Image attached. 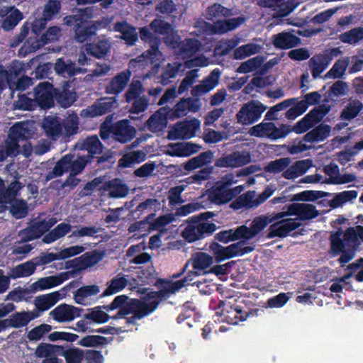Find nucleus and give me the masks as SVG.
I'll return each mask as SVG.
<instances>
[{
  "label": "nucleus",
  "mask_w": 363,
  "mask_h": 363,
  "mask_svg": "<svg viewBox=\"0 0 363 363\" xmlns=\"http://www.w3.org/2000/svg\"><path fill=\"white\" fill-rule=\"evenodd\" d=\"M130 77L131 72L129 69L121 72L106 85V92L116 96L125 89Z\"/></svg>",
  "instance_id": "obj_34"
},
{
  "label": "nucleus",
  "mask_w": 363,
  "mask_h": 363,
  "mask_svg": "<svg viewBox=\"0 0 363 363\" xmlns=\"http://www.w3.org/2000/svg\"><path fill=\"white\" fill-rule=\"evenodd\" d=\"M208 65V60L204 56H199L186 60L184 65L177 62L168 63L163 69L161 82L163 85L168 84L171 79L174 78L179 71L183 70V67L185 68H193L194 67H206Z\"/></svg>",
  "instance_id": "obj_12"
},
{
  "label": "nucleus",
  "mask_w": 363,
  "mask_h": 363,
  "mask_svg": "<svg viewBox=\"0 0 363 363\" xmlns=\"http://www.w3.org/2000/svg\"><path fill=\"white\" fill-rule=\"evenodd\" d=\"M162 208L160 201L155 198L147 199L138 204L135 210V213L140 216L146 213L147 214V221L149 222L153 218L155 213Z\"/></svg>",
  "instance_id": "obj_37"
},
{
  "label": "nucleus",
  "mask_w": 363,
  "mask_h": 363,
  "mask_svg": "<svg viewBox=\"0 0 363 363\" xmlns=\"http://www.w3.org/2000/svg\"><path fill=\"white\" fill-rule=\"evenodd\" d=\"M72 274V272H65L57 275L40 278L30 285V291L37 292L59 286L69 279Z\"/></svg>",
  "instance_id": "obj_18"
},
{
  "label": "nucleus",
  "mask_w": 363,
  "mask_h": 363,
  "mask_svg": "<svg viewBox=\"0 0 363 363\" xmlns=\"http://www.w3.org/2000/svg\"><path fill=\"white\" fill-rule=\"evenodd\" d=\"M330 65V58L318 54L313 56L308 61V66L314 79L321 77V74Z\"/></svg>",
  "instance_id": "obj_40"
},
{
  "label": "nucleus",
  "mask_w": 363,
  "mask_h": 363,
  "mask_svg": "<svg viewBox=\"0 0 363 363\" xmlns=\"http://www.w3.org/2000/svg\"><path fill=\"white\" fill-rule=\"evenodd\" d=\"M92 16V9L89 7L79 9L76 14L64 18V23L67 26H74V38L79 43L88 40L96 32V27L87 26L88 19Z\"/></svg>",
  "instance_id": "obj_3"
},
{
  "label": "nucleus",
  "mask_w": 363,
  "mask_h": 363,
  "mask_svg": "<svg viewBox=\"0 0 363 363\" xmlns=\"http://www.w3.org/2000/svg\"><path fill=\"white\" fill-rule=\"evenodd\" d=\"M207 18L213 21L216 18L229 17L233 15L231 9L224 7L220 4H214L208 7L206 11Z\"/></svg>",
  "instance_id": "obj_63"
},
{
  "label": "nucleus",
  "mask_w": 363,
  "mask_h": 363,
  "mask_svg": "<svg viewBox=\"0 0 363 363\" xmlns=\"http://www.w3.org/2000/svg\"><path fill=\"white\" fill-rule=\"evenodd\" d=\"M72 225L65 222L60 223L55 228L45 234L43 238V242L46 244H50L56 240L64 238L72 231Z\"/></svg>",
  "instance_id": "obj_42"
},
{
  "label": "nucleus",
  "mask_w": 363,
  "mask_h": 363,
  "mask_svg": "<svg viewBox=\"0 0 363 363\" xmlns=\"http://www.w3.org/2000/svg\"><path fill=\"white\" fill-rule=\"evenodd\" d=\"M249 315L247 311H243L242 307L239 306H230L227 311V314H224L225 320L232 325H236L239 321H244Z\"/></svg>",
  "instance_id": "obj_54"
},
{
  "label": "nucleus",
  "mask_w": 363,
  "mask_h": 363,
  "mask_svg": "<svg viewBox=\"0 0 363 363\" xmlns=\"http://www.w3.org/2000/svg\"><path fill=\"white\" fill-rule=\"evenodd\" d=\"M239 242L233 243L228 246L230 256L232 257H241L252 252L255 245L253 244L248 245L249 240L240 239Z\"/></svg>",
  "instance_id": "obj_53"
},
{
  "label": "nucleus",
  "mask_w": 363,
  "mask_h": 363,
  "mask_svg": "<svg viewBox=\"0 0 363 363\" xmlns=\"http://www.w3.org/2000/svg\"><path fill=\"white\" fill-rule=\"evenodd\" d=\"M78 125L79 117L77 114H69L64 119L56 116H48L43 121V128L46 135L52 140L76 134Z\"/></svg>",
  "instance_id": "obj_2"
},
{
  "label": "nucleus",
  "mask_w": 363,
  "mask_h": 363,
  "mask_svg": "<svg viewBox=\"0 0 363 363\" xmlns=\"http://www.w3.org/2000/svg\"><path fill=\"white\" fill-rule=\"evenodd\" d=\"M35 262L32 259L13 267L9 272V274L11 279H16L30 277L35 272Z\"/></svg>",
  "instance_id": "obj_43"
},
{
  "label": "nucleus",
  "mask_w": 363,
  "mask_h": 363,
  "mask_svg": "<svg viewBox=\"0 0 363 363\" xmlns=\"http://www.w3.org/2000/svg\"><path fill=\"white\" fill-rule=\"evenodd\" d=\"M201 102L199 99L186 98L181 99L174 107V115L183 117L189 112L196 113L201 108Z\"/></svg>",
  "instance_id": "obj_35"
},
{
  "label": "nucleus",
  "mask_w": 363,
  "mask_h": 363,
  "mask_svg": "<svg viewBox=\"0 0 363 363\" xmlns=\"http://www.w3.org/2000/svg\"><path fill=\"white\" fill-rule=\"evenodd\" d=\"M272 38L274 45L281 49H289L298 45L301 43L298 37L288 32H281L274 35Z\"/></svg>",
  "instance_id": "obj_38"
},
{
  "label": "nucleus",
  "mask_w": 363,
  "mask_h": 363,
  "mask_svg": "<svg viewBox=\"0 0 363 363\" xmlns=\"http://www.w3.org/2000/svg\"><path fill=\"white\" fill-rule=\"evenodd\" d=\"M118 106L116 96L104 97L97 100L93 105L82 111L84 117L94 118L111 112Z\"/></svg>",
  "instance_id": "obj_14"
},
{
  "label": "nucleus",
  "mask_w": 363,
  "mask_h": 363,
  "mask_svg": "<svg viewBox=\"0 0 363 363\" xmlns=\"http://www.w3.org/2000/svg\"><path fill=\"white\" fill-rule=\"evenodd\" d=\"M251 162V155L248 151H235L223 155L215 162V166L220 168H239Z\"/></svg>",
  "instance_id": "obj_13"
},
{
  "label": "nucleus",
  "mask_w": 363,
  "mask_h": 363,
  "mask_svg": "<svg viewBox=\"0 0 363 363\" xmlns=\"http://www.w3.org/2000/svg\"><path fill=\"white\" fill-rule=\"evenodd\" d=\"M248 133L251 136L274 140L286 137L289 133V129L286 125L281 124L277 126L272 122L263 121L262 123L252 126Z\"/></svg>",
  "instance_id": "obj_10"
},
{
  "label": "nucleus",
  "mask_w": 363,
  "mask_h": 363,
  "mask_svg": "<svg viewBox=\"0 0 363 363\" xmlns=\"http://www.w3.org/2000/svg\"><path fill=\"white\" fill-rule=\"evenodd\" d=\"M128 280L124 274L120 273L108 282V286L103 292V296H109L123 290L128 284Z\"/></svg>",
  "instance_id": "obj_49"
},
{
  "label": "nucleus",
  "mask_w": 363,
  "mask_h": 363,
  "mask_svg": "<svg viewBox=\"0 0 363 363\" xmlns=\"http://www.w3.org/2000/svg\"><path fill=\"white\" fill-rule=\"evenodd\" d=\"M201 47V43L196 39H186L181 42L179 37L178 45L176 48H179L181 54L190 57L199 51Z\"/></svg>",
  "instance_id": "obj_57"
},
{
  "label": "nucleus",
  "mask_w": 363,
  "mask_h": 363,
  "mask_svg": "<svg viewBox=\"0 0 363 363\" xmlns=\"http://www.w3.org/2000/svg\"><path fill=\"white\" fill-rule=\"evenodd\" d=\"M201 123L198 119L184 121L175 124L169 135L174 139H188L194 136L200 128Z\"/></svg>",
  "instance_id": "obj_19"
},
{
  "label": "nucleus",
  "mask_w": 363,
  "mask_h": 363,
  "mask_svg": "<svg viewBox=\"0 0 363 363\" xmlns=\"http://www.w3.org/2000/svg\"><path fill=\"white\" fill-rule=\"evenodd\" d=\"M201 274L198 270L194 269L188 272L187 274L181 280H178L168 285L166 288L168 294H172L179 291L182 287L187 285H193L192 281Z\"/></svg>",
  "instance_id": "obj_50"
},
{
  "label": "nucleus",
  "mask_w": 363,
  "mask_h": 363,
  "mask_svg": "<svg viewBox=\"0 0 363 363\" xmlns=\"http://www.w3.org/2000/svg\"><path fill=\"white\" fill-rule=\"evenodd\" d=\"M273 222L272 217L260 216L255 218L249 227L241 225L238 227V233H242L245 240H250L262 232L268 224Z\"/></svg>",
  "instance_id": "obj_21"
},
{
  "label": "nucleus",
  "mask_w": 363,
  "mask_h": 363,
  "mask_svg": "<svg viewBox=\"0 0 363 363\" xmlns=\"http://www.w3.org/2000/svg\"><path fill=\"white\" fill-rule=\"evenodd\" d=\"M0 16H6L1 23V28L6 31L13 30L23 17L22 12L14 6L0 9Z\"/></svg>",
  "instance_id": "obj_33"
},
{
  "label": "nucleus",
  "mask_w": 363,
  "mask_h": 363,
  "mask_svg": "<svg viewBox=\"0 0 363 363\" xmlns=\"http://www.w3.org/2000/svg\"><path fill=\"white\" fill-rule=\"evenodd\" d=\"M150 28L155 33L165 35L164 43L172 47L176 48L179 43V35L174 30L172 25L160 19H155L150 23Z\"/></svg>",
  "instance_id": "obj_20"
},
{
  "label": "nucleus",
  "mask_w": 363,
  "mask_h": 363,
  "mask_svg": "<svg viewBox=\"0 0 363 363\" xmlns=\"http://www.w3.org/2000/svg\"><path fill=\"white\" fill-rule=\"evenodd\" d=\"M82 309L62 303L57 306L54 308L50 315L51 317L58 323L70 322L74 318L79 317Z\"/></svg>",
  "instance_id": "obj_28"
},
{
  "label": "nucleus",
  "mask_w": 363,
  "mask_h": 363,
  "mask_svg": "<svg viewBox=\"0 0 363 363\" xmlns=\"http://www.w3.org/2000/svg\"><path fill=\"white\" fill-rule=\"evenodd\" d=\"M312 165V162L310 160L296 161L286 167L283 172L282 176L287 179H294L304 174Z\"/></svg>",
  "instance_id": "obj_36"
},
{
  "label": "nucleus",
  "mask_w": 363,
  "mask_h": 363,
  "mask_svg": "<svg viewBox=\"0 0 363 363\" xmlns=\"http://www.w3.org/2000/svg\"><path fill=\"white\" fill-rule=\"evenodd\" d=\"M128 186L120 179H113L108 184V196L113 199L125 197L129 193Z\"/></svg>",
  "instance_id": "obj_46"
},
{
  "label": "nucleus",
  "mask_w": 363,
  "mask_h": 363,
  "mask_svg": "<svg viewBox=\"0 0 363 363\" xmlns=\"http://www.w3.org/2000/svg\"><path fill=\"white\" fill-rule=\"evenodd\" d=\"M146 157L147 155L145 150H139L130 151L122 157L119 160V164L122 167H128L134 164L145 161Z\"/></svg>",
  "instance_id": "obj_51"
},
{
  "label": "nucleus",
  "mask_w": 363,
  "mask_h": 363,
  "mask_svg": "<svg viewBox=\"0 0 363 363\" xmlns=\"http://www.w3.org/2000/svg\"><path fill=\"white\" fill-rule=\"evenodd\" d=\"M339 40L346 44L356 46L363 41V26L353 28L339 35Z\"/></svg>",
  "instance_id": "obj_45"
},
{
  "label": "nucleus",
  "mask_w": 363,
  "mask_h": 363,
  "mask_svg": "<svg viewBox=\"0 0 363 363\" xmlns=\"http://www.w3.org/2000/svg\"><path fill=\"white\" fill-rule=\"evenodd\" d=\"M358 193L355 190H347L335 195L330 201V206L333 208L342 206L347 202L351 201L357 197Z\"/></svg>",
  "instance_id": "obj_62"
},
{
  "label": "nucleus",
  "mask_w": 363,
  "mask_h": 363,
  "mask_svg": "<svg viewBox=\"0 0 363 363\" xmlns=\"http://www.w3.org/2000/svg\"><path fill=\"white\" fill-rule=\"evenodd\" d=\"M245 186L239 185L233 188H227L218 183L210 190L206 195V203L208 205V208H211L212 205H221L227 203L237 196L240 194L245 189Z\"/></svg>",
  "instance_id": "obj_7"
},
{
  "label": "nucleus",
  "mask_w": 363,
  "mask_h": 363,
  "mask_svg": "<svg viewBox=\"0 0 363 363\" xmlns=\"http://www.w3.org/2000/svg\"><path fill=\"white\" fill-rule=\"evenodd\" d=\"M57 222V218H50L35 223L33 225L21 232L20 238L25 240H35L48 232Z\"/></svg>",
  "instance_id": "obj_22"
},
{
  "label": "nucleus",
  "mask_w": 363,
  "mask_h": 363,
  "mask_svg": "<svg viewBox=\"0 0 363 363\" xmlns=\"http://www.w3.org/2000/svg\"><path fill=\"white\" fill-rule=\"evenodd\" d=\"M213 216V212H206L201 214V220H191L182 231V237L189 242H192L211 235L216 230V225L214 223H208L205 220Z\"/></svg>",
  "instance_id": "obj_6"
},
{
  "label": "nucleus",
  "mask_w": 363,
  "mask_h": 363,
  "mask_svg": "<svg viewBox=\"0 0 363 363\" xmlns=\"http://www.w3.org/2000/svg\"><path fill=\"white\" fill-rule=\"evenodd\" d=\"M267 108V106L258 100L245 103L236 113L237 123L242 125H252L261 118Z\"/></svg>",
  "instance_id": "obj_9"
},
{
  "label": "nucleus",
  "mask_w": 363,
  "mask_h": 363,
  "mask_svg": "<svg viewBox=\"0 0 363 363\" xmlns=\"http://www.w3.org/2000/svg\"><path fill=\"white\" fill-rule=\"evenodd\" d=\"M33 318V315L29 312L16 313L7 318L9 328L23 327Z\"/></svg>",
  "instance_id": "obj_55"
},
{
  "label": "nucleus",
  "mask_w": 363,
  "mask_h": 363,
  "mask_svg": "<svg viewBox=\"0 0 363 363\" xmlns=\"http://www.w3.org/2000/svg\"><path fill=\"white\" fill-rule=\"evenodd\" d=\"M111 43L107 39L99 40L97 43H90L86 46V54L96 58L104 57L110 49Z\"/></svg>",
  "instance_id": "obj_48"
},
{
  "label": "nucleus",
  "mask_w": 363,
  "mask_h": 363,
  "mask_svg": "<svg viewBox=\"0 0 363 363\" xmlns=\"http://www.w3.org/2000/svg\"><path fill=\"white\" fill-rule=\"evenodd\" d=\"M286 214L295 216V218H298L300 222L301 220H309L315 218L318 215V212L313 204L293 203L288 206L286 211L278 213V218Z\"/></svg>",
  "instance_id": "obj_15"
},
{
  "label": "nucleus",
  "mask_w": 363,
  "mask_h": 363,
  "mask_svg": "<svg viewBox=\"0 0 363 363\" xmlns=\"http://www.w3.org/2000/svg\"><path fill=\"white\" fill-rule=\"evenodd\" d=\"M220 75V70L218 68L214 69L199 84L192 88L191 94L200 96L213 90L218 85Z\"/></svg>",
  "instance_id": "obj_32"
},
{
  "label": "nucleus",
  "mask_w": 363,
  "mask_h": 363,
  "mask_svg": "<svg viewBox=\"0 0 363 363\" xmlns=\"http://www.w3.org/2000/svg\"><path fill=\"white\" fill-rule=\"evenodd\" d=\"M158 303L159 302L155 300L149 302L132 300L128 307L130 310L123 306L113 318H124L127 324H135L138 320L152 313L157 308Z\"/></svg>",
  "instance_id": "obj_5"
},
{
  "label": "nucleus",
  "mask_w": 363,
  "mask_h": 363,
  "mask_svg": "<svg viewBox=\"0 0 363 363\" xmlns=\"http://www.w3.org/2000/svg\"><path fill=\"white\" fill-rule=\"evenodd\" d=\"M342 231L337 230L330 235V253L333 256L340 255L342 252L349 250L342 238Z\"/></svg>",
  "instance_id": "obj_59"
},
{
  "label": "nucleus",
  "mask_w": 363,
  "mask_h": 363,
  "mask_svg": "<svg viewBox=\"0 0 363 363\" xmlns=\"http://www.w3.org/2000/svg\"><path fill=\"white\" fill-rule=\"evenodd\" d=\"M213 154L211 151L201 152L197 156L189 160L184 165V169L187 171L194 170L202 166L211 163Z\"/></svg>",
  "instance_id": "obj_44"
},
{
  "label": "nucleus",
  "mask_w": 363,
  "mask_h": 363,
  "mask_svg": "<svg viewBox=\"0 0 363 363\" xmlns=\"http://www.w3.org/2000/svg\"><path fill=\"white\" fill-rule=\"evenodd\" d=\"M252 167H246L240 169L237 174H234L233 173H228L222 177L221 179L218 181L217 183L225 186L227 188H230V186L233 184H236L238 182V178L241 176L249 175L250 174L253 172Z\"/></svg>",
  "instance_id": "obj_61"
},
{
  "label": "nucleus",
  "mask_w": 363,
  "mask_h": 363,
  "mask_svg": "<svg viewBox=\"0 0 363 363\" xmlns=\"http://www.w3.org/2000/svg\"><path fill=\"white\" fill-rule=\"evenodd\" d=\"M350 60V57H345L337 60L332 68L325 74V79H337L341 78L347 69Z\"/></svg>",
  "instance_id": "obj_52"
},
{
  "label": "nucleus",
  "mask_w": 363,
  "mask_h": 363,
  "mask_svg": "<svg viewBox=\"0 0 363 363\" xmlns=\"http://www.w3.org/2000/svg\"><path fill=\"white\" fill-rule=\"evenodd\" d=\"M56 74L65 78H70L79 74L86 72V69L77 67L76 63L65 57L58 58L54 65Z\"/></svg>",
  "instance_id": "obj_29"
},
{
  "label": "nucleus",
  "mask_w": 363,
  "mask_h": 363,
  "mask_svg": "<svg viewBox=\"0 0 363 363\" xmlns=\"http://www.w3.org/2000/svg\"><path fill=\"white\" fill-rule=\"evenodd\" d=\"M275 189L267 186L260 194L256 195L255 191H248L240 195L230 204V207L234 210L241 208H255L263 203L274 192Z\"/></svg>",
  "instance_id": "obj_8"
},
{
  "label": "nucleus",
  "mask_w": 363,
  "mask_h": 363,
  "mask_svg": "<svg viewBox=\"0 0 363 363\" xmlns=\"http://www.w3.org/2000/svg\"><path fill=\"white\" fill-rule=\"evenodd\" d=\"M330 133V127L325 124H320L309 131L304 135L305 141L308 143H318L325 140Z\"/></svg>",
  "instance_id": "obj_47"
},
{
  "label": "nucleus",
  "mask_w": 363,
  "mask_h": 363,
  "mask_svg": "<svg viewBox=\"0 0 363 363\" xmlns=\"http://www.w3.org/2000/svg\"><path fill=\"white\" fill-rule=\"evenodd\" d=\"M114 30L121 33V38L129 45H133L138 39L136 29L125 21L116 23Z\"/></svg>",
  "instance_id": "obj_41"
},
{
  "label": "nucleus",
  "mask_w": 363,
  "mask_h": 363,
  "mask_svg": "<svg viewBox=\"0 0 363 363\" xmlns=\"http://www.w3.org/2000/svg\"><path fill=\"white\" fill-rule=\"evenodd\" d=\"M99 292L100 289L97 285L83 286L73 292V298L77 304L89 306L95 302Z\"/></svg>",
  "instance_id": "obj_30"
},
{
  "label": "nucleus",
  "mask_w": 363,
  "mask_h": 363,
  "mask_svg": "<svg viewBox=\"0 0 363 363\" xmlns=\"http://www.w3.org/2000/svg\"><path fill=\"white\" fill-rule=\"evenodd\" d=\"M259 5L275 11L278 16H286L294 9L291 2H283L282 0H259Z\"/></svg>",
  "instance_id": "obj_39"
},
{
  "label": "nucleus",
  "mask_w": 363,
  "mask_h": 363,
  "mask_svg": "<svg viewBox=\"0 0 363 363\" xmlns=\"http://www.w3.org/2000/svg\"><path fill=\"white\" fill-rule=\"evenodd\" d=\"M103 256L101 252L96 250L88 252L77 259L80 262L79 267L85 269L93 267L103 259Z\"/></svg>",
  "instance_id": "obj_58"
},
{
  "label": "nucleus",
  "mask_w": 363,
  "mask_h": 363,
  "mask_svg": "<svg viewBox=\"0 0 363 363\" xmlns=\"http://www.w3.org/2000/svg\"><path fill=\"white\" fill-rule=\"evenodd\" d=\"M363 108V104L359 100H350L341 113L343 120H351L355 118Z\"/></svg>",
  "instance_id": "obj_60"
},
{
  "label": "nucleus",
  "mask_w": 363,
  "mask_h": 363,
  "mask_svg": "<svg viewBox=\"0 0 363 363\" xmlns=\"http://www.w3.org/2000/svg\"><path fill=\"white\" fill-rule=\"evenodd\" d=\"M36 101V106H39L43 108H48L54 104L52 86L48 82L40 83L32 94Z\"/></svg>",
  "instance_id": "obj_26"
},
{
  "label": "nucleus",
  "mask_w": 363,
  "mask_h": 363,
  "mask_svg": "<svg viewBox=\"0 0 363 363\" xmlns=\"http://www.w3.org/2000/svg\"><path fill=\"white\" fill-rule=\"evenodd\" d=\"M74 155L67 154L63 156L55 165L53 169L45 175V181L48 182L55 178L61 177L65 172L70 171L72 174H79L84 169L89 160V155L79 156L73 160Z\"/></svg>",
  "instance_id": "obj_4"
},
{
  "label": "nucleus",
  "mask_w": 363,
  "mask_h": 363,
  "mask_svg": "<svg viewBox=\"0 0 363 363\" xmlns=\"http://www.w3.org/2000/svg\"><path fill=\"white\" fill-rule=\"evenodd\" d=\"M33 125L29 122H19L14 124L9 129L6 141L9 143H13L18 150V142L24 140L33 134Z\"/></svg>",
  "instance_id": "obj_23"
},
{
  "label": "nucleus",
  "mask_w": 363,
  "mask_h": 363,
  "mask_svg": "<svg viewBox=\"0 0 363 363\" xmlns=\"http://www.w3.org/2000/svg\"><path fill=\"white\" fill-rule=\"evenodd\" d=\"M82 149L86 150L91 157L99 155L103 151V145L96 135L86 138L82 143Z\"/></svg>",
  "instance_id": "obj_56"
},
{
  "label": "nucleus",
  "mask_w": 363,
  "mask_h": 363,
  "mask_svg": "<svg viewBox=\"0 0 363 363\" xmlns=\"http://www.w3.org/2000/svg\"><path fill=\"white\" fill-rule=\"evenodd\" d=\"M213 263V257L206 252H199L194 254L191 258L186 262L183 267L182 272L174 275V277H179L186 272L189 264L192 265L194 269L198 270L201 274H206V269L210 267Z\"/></svg>",
  "instance_id": "obj_24"
},
{
  "label": "nucleus",
  "mask_w": 363,
  "mask_h": 363,
  "mask_svg": "<svg viewBox=\"0 0 363 363\" xmlns=\"http://www.w3.org/2000/svg\"><path fill=\"white\" fill-rule=\"evenodd\" d=\"M140 35L143 41L149 43L150 48L138 57L130 60L128 64L129 68L143 69L149 65L158 68L160 64L164 60L163 54L158 50L160 39L155 36L145 27L140 30Z\"/></svg>",
  "instance_id": "obj_1"
},
{
  "label": "nucleus",
  "mask_w": 363,
  "mask_h": 363,
  "mask_svg": "<svg viewBox=\"0 0 363 363\" xmlns=\"http://www.w3.org/2000/svg\"><path fill=\"white\" fill-rule=\"evenodd\" d=\"M66 294L67 289L64 287L59 291L39 296L36 297L34 301L35 306L39 311H48L55 306L59 301L63 299L65 297Z\"/></svg>",
  "instance_id": "obj_31"
},
{
  "label": "nucleus",
  "mask_w": 363,
  "mask_h": 363,
  "mask_svg": "<svg viewBox=\"0 0 363 363\" xmlns=\"http://www.w3.org/2000/svg\"><path fill=\"white\" fill-rule=\"evenodd\" d=\"M135 128L130 125L128 120H121L113 124V140L121 143H126L135 136Z\"/></svg>",
  "instance_id": "obj_27"
},
{
  "label": "nucleus",
  "mask_w": 363,
  "mask_h": 363,
  "mask_svg": "<svg viewBox=\"0 0 363 363\" xmlns=\"http://www.w3.org/2000/svg\"><path fill=\"white\" fill-rule=\"evenodd\" d=\"M245 21V18L238 16L229 18L225 21H217L213 24L206 22L203 23L205 31L211 34H224L239 27Z\"/></svg>",
  "instance_id": "obj_17"
},
{
  "label": "nucleus",
  "mask_w": 363,
  "mask_h": 363,
  "mask_svg": "<svg viewBox=\"0 0 363 363\" xmlns=\"http://www.w3.org/2000/svg\"><path fill=\"white\" fill-rule=\"evenodd\" d=\"M60 356L65 358L66 363H81L83 362L84 352L83 350L76 347L67 350L62 348Z\"/></svg>",
  "instance_id": "obj_64"
},
{
  "label": "nucleus",
  "mask_w": 363,
  "mask_h": 363,
  "mask_svg": "<svg viewBox=\"0 0 363 363\" xmlns=\"http://www.w3.org/2000/svg\"><path fill=\"white\" fill-rule=\"evenodd\" d=\"M62 347L55 345L41 342L35 348L34 355L40 363H63L59 358Z\"/></svg>",
  "instance_id": "obj_16"
},
{
  "label": "nucleus",
  "mask_w": 363,
  "mask_h": 363,
  "mask_svg": "<svg viewBox=\"0 0 363 363\" xmlns=\"http://www.w3.org/2000/svg\"><path fill=\"white\" fill-rule=\"evenodd\" d=\"M325 174L328 177L325 182L332 184H345L357 180V176L351 173L341 174L339 167L334 163H330L323 168Z\"/></svg>",
  "instance_id": "obj_25"
},
{
  "label": "nucleus",
  "mask_w": 363,
  "mask_h": 363,
  "mask_svg": "<svg viewBox=\"0 0 363 363\" xmlns=\"http://www.w3.org/2000/svg\"><path fill=\"white\" fill-rule=\"evenodd\" d=\"M278 213H276L272 216L273 222H276L272 224L269 228L267 235L269 238L286 237L301 225L298 218H291V216H293L291 214H286L280 218H278Z\"/></svg>",
  "instance_id": "obj_11"
}]
</instances>
